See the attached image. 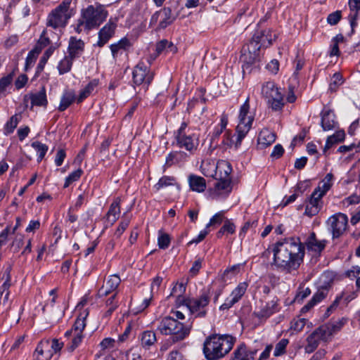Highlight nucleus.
Wrapping results in <instances>:
<instances>
[{"label":"nucleus","mask_w":360,"mask_h":360,"mask_svg":"<svg viewBox=\"0 0 360 360\" xmlns=\"http://www.w3.org/2000/svg\"><path fill=\"white\" fill-rule=\"evenodd\" d=\"M273 251L274 265L287 273L300 267L305 254L304 246L299 238H288L277 241Z\"/></svg>","instance_id":"obj_1"},{"label":"nucleus","mask_w":360,"mask_h":360,"mask_svg":"<svg viewBox=\"0 0 360 360\" xmlns=\"http://www.w3.org/2000/svg\"><path fill=\"white\" fill-rule=\"evenodd\" d=\"M236 338L229 335L214 334L203 343V354L207 360H219L232 349Z\"/></svg>","instance_id":"obj_2"},{"label":"nucleus","mask_w":360,"mask_h":360,"mask_svg":"<svg viewBox=\"0 0 360 360\" xmlns=\"http://www.w3.org/2000/svg\"><path fill=\"white\" fill-rule=\"evenodd\" d=\"M276 37V34H273L271 30H257L248 44V53H243L244 61L248 64L255 63L259 60L260 49L271 45Z\"/></svg>","instance_id":"obj_3"},{"label":"nucleus","mask_w":360,"mask_h":360,"mask_svg":"<svg viewBox=\"0 0 360 360\" xmlns=\"http://www.w3.org/2000/svg\"><path fill=\"white\" fill-rule=\"evenodd\" d=\"M191 323L184 324L170 316H166L160 321L158 329L162 335H171L173 342L184 340L190 333Z\"/></svg>","instance_id":"obj_4"},{"label":"nucleus","mask_w":360,"mask_h":360,"mask_svg":"<svg viewBox=\"0 0 360 360\" xmlns=\"http://www.w3.org/2000/svg\"><path fill=\"white\" fill-rule=\"evenodd\" d=\"M72 0H64L49 15L47 25L56 29L65 27L74 13L70 6Z\"/></svg>","instance_id":"obj_5"},{"label":"nucleus","mask_w":360,"mask_h":360,"mask_svg":"<svg viewBox=\"0 0 360 360\" xmlns=\"http://www.w3.org/2000/svg\"><path fill=\"white\" fill-rule=\"evenodd\" d=\"M249 97H248L245 103L241 105L239 113V123L236 127L237 139L236 146L240 145L243 139L247 135L250 131L254 116L248 115L250 110Z\"/></svg>","instance_id":"obj_6"},{"label":"nucleus","mask_w":360,"mask_h":360,"mask_svg":"<svg viewBox=\"0 0 360 360\" xmlns=\"http://www.w3.org/2000/svg\"><path fill=\"white\" fill-rule=\"evenodd\" d=\"M63 347V342H60L58 339H53L51 343L49 339L41 340L33 354L34 360H50L53 354L60 351Z\"/></svg>","instance_id":"obj_7"},{"label":"nucleus","mask_w":360,"mask_h":360,"mask_svg":"<svg viewBox=\"0 0 360 360\" xmlns=\"http://www.w3.org/2000/svg\"><path fill=\"white\" fill-rule=\"evenodd\" d=\"M262 94L273 110H280L283 107V94L274 82H268L263 84Z\"/></svg>","instance_id":"obj_8"},{"label":"nucleus","mask_w":360,"mask_h":360,"mask_svg":"<svg viewBox=\"0 0 360 360\" xmlns=\"http://www.w3.org/2000/svg\"><path fill=\"white\" fill-rule=\"evenodd\" d=\"M108 13L101 7L95 8L93 6H88L82 11V19L85 22V30L98 27L107 18Z\"/></svg>","instance_id":"obj_9"},{"label":"nucleus","mask_w":360,"mask_h":360,"mask_svg":"<svg viewBox=\"0 0 360 360\" xmlns=\"http://www.w3.org/2000/svg\"><path fill=\"white\" fill-rule=\"evenodd\" d=\"M348 225V217L345 214L338 212L330 216L326 221L328 231L332 239L339 238L345 234Z\"/></svg>","instance_id":"obj_10"},{"label":"nucleus","mask_w":360,"mask_h":360,"mask_svg":"<svg viewBox=\"0 0 360 360\" xmlns=\"http://www.w3.org/2000/svg\"><path fill=\"white\" fill-rule=\"evenodd\" d=\"M154 74L143 62H139L133 71V81L136 85L146 84V87L153 79Z\"/></svg>","instance_id":"obj_11"},{"label":"nucleus","mask_w":360,"mask_h":360,"mask_svg":"<svg viewBox=\"0 0 360 360\" xmlns=\"http://www.w3.org/2000/svg\"><path fill=\"white\" fill-rule=\"evenodd\" d=\"M210 302V297L204 292L199 298L191 299L186 301V306L192 314L197 313L198 316L203 317L206 314L205 307Z\"/></svg>","instance_id":"obj_12"},{"label":"nucleus","mask_w":360,"mask_h":360,"mask_svg":"<svg viewBox=\"0 0 360 360\" xmlns=\"http://www.w3.org/2000/svg\"><path fill=\"white\" fill-rule=\"evenodd\" d=\"M327 330L326 327H319L309 335L307 339V345L305 347L307 352H313L319 346L320 340H328L327 334L329 332Z\"/></svg>","instance_id":"obj_13"},{"label":"nucleus","mask_w":360,"mask_h":360,"mask_svg":"<svg viewBox=\"0 0 360 360\" xmlns=\"http://www.w3.org/2000/svg\"><path fill=\"white\" fill-rule=\"evenodd\" d=\"M174 19L175 16L172 14V9L169 7H165L152 15L150 23H156L159 20L158 28L165 29L169 25Z\"/></svg>","instance_id":"obj_14"},{"label":"nucleus","mask_w":360,"mask_h":360,"mask_svg":"<svg viewBox=\"0 0 360 360\" xmlns=\"http://www.w3.org/2000/svg\"><path fill=\"white\" fill-rule=\"evenodd\" d=\"M248 284L247 282L240 283L238 286L232 291L229 297L226 298L224 303L219 307L221 310L229 309L236 303H237L247 290Z\"/></svg>","instance_id":"obj_15"},{"label":"nucleus","mask_w":360,"mask_h":360,"mask_svg":"<svg viewBox=\"0 0 360 360\" xmlns=\"http://www.w3.org/2000/svg\"><path fill=\"white\" fill-rule=\"evenodd\" d=\"M323 195L316 191H313L309 202L307 203L305 208V214L312 217L319 213L322 207L323 202L321 198Z\"/></svg>","instance_id":"obj_16"},{"label":"nucleus","mask_w":360,"mask_h":360,"mask_svg":"<svg viewBox=\"0 0 360 360\" xmlns=\"http://www.w3.org/2000/svg\"><path fill=\"white\" fill-rule=\"evenodd\" d=\"M117 24L112 20L109 22L102 28L98 32V41L97 45L100 47L103 46L109 39L114 35Z\"/></svg>","instance_id":"obj_17"},{"label":"nucleus","mask_w":360,"mask_h":360,"mask_svg":"<svg viewBox=\"0 0 360 360\" xmlns=\"http://www.w3.org/2000/svg\"><path fill=\"white\" fill-rule=\"evenodd\" d=\"M321 125L323 131H330L336 127L338 122L333 110L324 108L321 112Z\"/></svg>","instance_id":"obj_18"},{"label":"nucleus","mask_w":360,"mask_h":360,"mask_svg":"<svg viewBox=\"0 0 360 360\" xmlns=\"http://www.w3.org/2000/svg\"><path fill=\"white\" fill-rule=\"evenodd\" d=\"M177 145L180 148H185L187 150L192 152L195 150L198 145V138L194 135L181 134L176 136Z\"/></svg>","instance_id":"obj_19"},{"label":"nucleus","mask_w":360,"mask_h":360,"mask_svg":"<svg viewBox=\"0 0 360 360\" xmlns=\"http://www.w3.org/2000/svg\"><path fill=\"white\" fill-rule=\"evenodd\" d=\"M120 278L117 275L110 276L98 290L101 297L107 296L114 292L120 283Z\"/></svg>","instance_id":"obj_20"},{"label":"nucleus","mask_w":360,"mask_h":360,"mask_svg":"<svg viewBox=\"0 0 360 360\" xmlns=\"http://www.w3.org/2000/svg\"><path fill=\"white\" fill-rule=\"evenodd\" d=\"M231 191V179H218V181L214 185V193H212V195L213 198L226 196Z\"/></svg>","instance_id":"obj_21"},{"label":"nucleus","mask_w":360,"mask_h":360,"mask_svg":"<svg viewBox=\"0 0 360 360\" xmlns=\"http://www.w3.org/2000/svg\"><path fill=\"white\" fill-rule=\"evenodd\" d=\"M132 44L130 40L127 37L122 38L117 43L112 44L110 49L113 58L115 60L119 56L122 55L125 51H127Z\"/></svg>","instance_id":"obj_22"},{"label":"nucleus","mask_w":360,"mask_h":360,"mask_svg":"<svg viewBox=\"0 0 360 360\" xmlns=\"http://www.w3.org/2000/svg\"><path fill=\"white\" fill-rule=\"evenodd\" d=\"M84 49V42L75 37L70 38L68 44V55L74 59L79 57Z\"/></svg>","instance_id":"obj_23"},{"label":"nucleus","mask_w":360,"mask_h":360,"mask_svg":"<svg viewBox=\"0 0 360 360\" xmlns=\"http://www.w3.org/2000/svg\"><path fill=\"white\" fill-rule=\"evenodd\" d=\"M327 241L326 240H318L315 233H311L307 240L306 245L309 250L315 252H321L326 247Z\"/></svg>","instance_id":"obj_24"},{"label":"nucleus","mask_w":360,"mask_h":360,"mask_svg":"<svg viewBox=\"0 0 360 360\" xmlns=\"http://www.w3.org/2000/svg\"><path fill=\"white\" fill-rule=\"evenodd\" d=\"M232 172L231 164L226 160L217 162L216 167V176L217 179H231L230 174Z\"/></svg>","instance_id":"obj_25"},{"label":"nucleus","mask_w":360,"mask_h":360,"mask_svg":"<svg viewBox=\"0 0 360 360\" xmlns=\"http://www.w3.org/2000/svg\"><path fill=\"white\" fill-rule=\"evenodd\" d=\"M120 199L117 198L110 207V209L106 214V219L108 223L112 225L120 217Z\"/></svg>","instance_id":"obj_26"},{"label":"nucleus","mask_w":360,"mask_h":360,"mask_svg":"<svg viewBox=\"0 0 360 360\" xmlns=\"http://www.w3.org/2000/svg\"><path fill=\"white\" fill-rule=\"evenodd\" d=\"M188 182L191 189L193 191L200 193L203 192L206 188V181L203 177L190 175Z\"/></svg>","instance_id":"obj_27"},{"label":"nucleus","mask_w":360,"mask_h":360,"mask_svg":"<svg viewBox=\"0 0 360 360\" xmlns=\"http://www.w3.org/2000/svg\"><path fill=\"white\" fill-rule=\"evenodd\" d=\"M349 6L351 11L349 15V20L352 30L356 25L358 11H360V0H349Z\"/></svg>","instance_id":"obj_28"},{"label":"nucleus","mask_w":360,"mask_h":360,"mask_svg":"<svg viewBox=\"0 0 360 360\" xmlns=\"http://www.w3.org/2000/svg\"><path fill=\"white\" fill-rule=\"evenodd\" d=\"M275 140V134L267 129H262L258 136V143L264 147L271 145Z\"/></svg>","instance_id":"obj_29"},{"label":"nucleus","mask_w":360,"mask_h":360,"mask_svg":"<svg viewBox=\"0 0 360 360\" xmlns=\"http://www.w3.org/2000/svg\"><path fill=\"white\" fill-rule=\"evenodd\" d=\"M276 302L272 300L263 307L260 311L254 312L259 319H267L276 311Z\"/></svg>","instance_id":"obj_30"},{"label":"nucleus","mask_w":360,"mask_h":360,"mask_svg":"<svg viewBox=\"0 0 360 360\" xmlns=\"http://www.w3.org/2000/svg\"><path fill=\"white\" fill-rule=\"evenodd\" d=\"M333 179V175L331 173L327 174L314 191H316L318 193L321 194V195L323 196L332 186Z\"/></svg>","instance_id":"obj_31"},{"label":"nucleus","mask_w":360,"mask_h":360,"mask_svg":"<svg viewBox=\"0 0 360 360\" xmlns=\"http://www.w3.org/2000/svg\"><path fill=\"white\" fill-rule=\"evenodd\" d=\"M233 354V360H253L255 352L248 351L245 345L242 344L234 351Z\"/></svg>","instance_id":"obj_32"},{"label":"nucleus","mask_w":360,"mask_h":360,"mask_svg":"<svg viewBox=\"0 0 360 360\" xmlns=\"http://www.w3.org/2000/svg\"><path fill=\"white\" fill-rule=\"evenodd\" d=\"M345 134L342 130L337 131L334 134L328 136L323 148V152L326 153V150L331 148L333 145L342 141L345 139Z\"/></svg>","instance_id":"obj_33"},{"label":"nucleus","mask_w":360,"mask_h":360,"mask_svg":"<svg viewBox=\"0 0 360 360\" xmlns=\"http://www.w3.org/2000/svg\"><path fill=\"white\" fill-rule=\"evenodd\" d=\"M157 341L155 332L151 330H146L142 333L141 336V343L142 347L145 348H150Z\"/></svg>","instance_id":"obj_34"},{"label":"nucleus","mask_w":360,"mask_h":360,"mask_svg":"<svg viewBox=\"0 0 360 360\" xmlns=\"http://www.w3.org/2000/svg\"><path fill=\"white\" fill-rule=\"evenodd\" d=\"M30 98L32 105L37 106H46L47 104V99L45 88L42 87L39 92L32 94L30 96Z\"/></svg>","instance_id":"obj_35"},{"label":"nucleus","mask_w":360,"mask_h":360,"mask_svg":"<svg viewBox=\"0 0 360 360\" xmlns=\"http://www.w3.org/2000/svg\"><path fill=\"white\" fill-rule=\"evenodd\" d=\"M75 95L72 91H66L63 95L58 110L60 111H64L66 110L75 101Z\"/></svg>","instance_id":"obj_36"},{"label":"nucleus","mask_w":360,"mask_h":360,"mask_svg":"<svg viewBox=\"0 0 360 360\" xmlns=\"http://www.w3.org/2000/svg\"><path fill=\"white\" fill-rule=\"evenodd\" d=\"M73 60L74 58L68 55L59 62L58 70L60 75L67 73L71 70Z\"/></svg>","instance_id":"obj_37"},{"label":"nucleus","mask_w":360,"mask_h":360,"mask_svg":"<svg viewBox=\"0 0 360 360\" xmlns=\"http://www.w3.org/2000/svg\"><path fill=\"white\" fill-rule=\"evenodd\" d=\"M98 82V80L94 79L91 81L86 87L82 89L79 95V97L77 98V102L81 103L86 98H87L91 92L94 90V89L97 86Z\"/></svg>","instance_id":"obj_38"},{"label":"nucleus","mask_w":360,"mask_h":360,"mask_svg":"<svg viewBox=\"0 0 360 360\" xmlns=\"http://www.w3.org/2000/svg\"><path fill=\"white\" fill-rule=\"evenodd\" d=\"M32 147L35 149L38 154L37 161L41 162L48 150V146L39 141H34L32 143Z\"/></svg>","instance_id":"obj_39"},{"label":"nucleus","mask_w":360,"mask_h":360,"mask_svg":"<svg viewBox=\"0 0 360 360\" xmlns=\"http://www.w3.org/2000/svg\"><path fill=\"white\" fill-rule=\"evenodd\" d=\"M20 117V115H15L10 118V120L6 122L4 127L5 134H11L14 131V129L16 128L19 122Z\"/></svg>","instance_id":"obj_40"},{"label":"nucleus","mask_w":360,"mask_h":360,"mask_svg":"<svg viewBox=\"0 0 360 360\" xmlns=\"http://www.w3.org/2000/svg\"><path fill=\"white\" fill-rule=\"evenodd\" d=\"M176 183L175 179L173 176H164L160 179L159 181L155 185L157 190H160L164 187L173 186Z\"/></svg>","instance_id":"obj_41"},{"label":"nucleus","mask_w":360,"mask_h":360,"mask_svg":"<svg viewBox=\"0 0 360 360\" xmlns=\"http://www.w3.org/2000/svg\"><path fill=\"white\" fill-rule=\"evenodd\" d=\"M158 244L160 249H166L170 244V237L167 233L159 231Z\"/></svg>","instance_id":"obj_42"},{"label":"nucleus","mask_w":360,"mask_h":360,"mask_svg":"<svg viewBox=\"0 0 360 360\" xmlns=\"http://www.w3.org/2000/svg\"><path fill=\"white\" fill-rule=\"evenodd\" d=\"M87 316V314H85L84 316L82 317L80 315L75 321V324L72 327L75 333L82 334L83 330L86 326L85 319Z\"/></svg>","instance_id":"obj_43"},{"label":"nucleus","mask_w":360,"mask_h":360,"mask_svg":"<svg viewBox=\"0 0 360 360\" xmlns=\"http://www.w3.org/2000/svg\"><path fill=\"white\" fill-rule=\"evenodd\" d=\"M82 173L83 171L82 169H78L70 173L65 179L64 188L68 187L72 183L77 181L81 177Z\"/></svg>","instance_id":"obj_44"},{"label":"nucleus","mask_w":360,"mask_h":360,"mask_svg":"<svg viewBox=\"0 0 360 360\" xmlns=\"http://www.w3.org/2000/svg\"><path fill=\"white\" fill-rule=\"evenodd\" d=\"M288 344V340L282 339L280 340L275 347L274 356H278L285 353V348Z\"/></svg>","instance_id":"obj_45"},{"label":"nucleus","mask_w":360,"mask_h":360,"mask_svg":"<svg viewBox=\"0 0 360 360\" xmlns=\"http://www.w3.org/2000/svg\"><path fill=\"white\" fill-rule=\"evenodd\" d=\"M83 339L82 334L75 333L72 336L71 344L68 347V349L72 352H73L81 343Z\"/></svg>","instance_id":"obj_46"},{"label":"nucleus","mask_w":360,"mask_h":360,"mask_svg":"<svg viewBox=\"0 0 360 360\" xmlns=\"http://www.w3.org/2000/svg\"><path fill=\"white\" fill-rule=\"evenodd\" d=\"M224 219V212H219L215 214L210 220V222L206 225V229H208L210 226H214L216 225H219Z\"/></svg>","instance_id":"obj_47"},{"label":"nucleus","mask_w":360,"mask_h":360,"mask_svg":"<svg viewBox=\"0 0 360 360\" xmlns=\"http://www.w3.org/2000/svg\"><path fill=\"white\" fill-rule=\"evenodd\" d=\"M53 50L51 48L46 51L44 56L41 58L40 61L37 65V73L43 70L45 64L46 63L49 58L51 56Z\"/></svg>","instance_id":"obj_48"},{"label":"nucleus","mask_w":360,"mask_h":360,"mask_svg":"<svg viewBox=\"0 0 360 360\" xmlns=\"http://www.w3.org/2000/svg\"><path fill=\"white\" fill-rule=\"evenodd\" d=\"M307 320L305 319H294L291 322L290 328L294 330L295 331L300 332L301 331L306 324Z\"/></svg>","instance_id":"obj_49"},{"label":"nucleus","mask_w":360,"mask_h":360,"mask_svg":"<svg viewBox=\"0 0 360 360\" xmlns=\"http://www.w3.org/2000/svg\"><path fill=\"white\" fill-rule=\"evenodd\" d=\"M6 275V279L4 283L1 286V295L3 296L4 293L6 292H9V288L11 286V275H10V269H7L5 272Z\"/></svg>","instance_id":"obj_50"},{"label":"nucleus","mask_w":360,"mask_h":360,"mask_svg":"<svg viewBox=\"0 0 360 360\" xmlns=\"http://www.w3.org/2000/svg\"><path fill=\"white\" fill-rule=\"evenodd\" d=\"M341 19V11H336L328 15L327 18L328 22L331 25H335L338 24V22Z\"/></svg>","instance_id":"obj_51"},{"label":"nucleus","mask_w":360,"mask_h":360,"mask_svg":"<svg viewBox=\"0 0 360 360\" xmlns=\"http://www.w3.org/2000/svg\"><path fill=\"white\" fill-rule=\"evenodd\" d=\"M185 291H186L185 285L184 283H177L173 288L171 295H174V296H176L179 297V299H180L181 295L185 292Z\"/></svg>","instance_id":"obj_52"},{"label":"nucleus","mask_w":360,"mask_h":360,"mask_svg":"<svg viewBox=\"0 0 360 360\" xmlns=\"http://www.w3.org/2000/svg\"><path fill=\"white\" fill-rule=\"evenodd\" d=\"M130 219L129 218L124 219L120 224L117 230L115 231V235L119 238L127 228L129 224Z\"/></svg>","instance_id":"obj_53"},{"label":"nucleus","mask_w":360,"mask_h":360,"mask_svg":"<svg viewBox=\"0 0 360 360\" xmlns=\"http://www.w3.org/2000/svg\"><path fill=\"white\" fill-rule=\"evenodd\" d=\"M39 51H37L36 49L32 50L29 52L25 62V68H27L29 66L34 64L37 55L39 54Z\"/></svg>","instance_id":"obj_54"},{"label":"nucleus","mask_w":360,"mask_h":360,"mask_svg":"<svg viewBox=\"0 0 360 360\" xmlns=\"http://www.w3.org/2000/svg\"><path fill=\"white\" fill-rule=\"evenodd\" d=\"M311 293V290L309 288H306L304 289H300L299 292L297 293L295 300L297 302H302L304 298L308 297Z\"/></svg>","instance_id":"obj_55"},{"label":"nucleus","mask_w":360,"mask_h":360,"mask_svg":"<svg viewBox=\"0 0 360 360\" xmlns=\"http://www.w3.org/2000/svg\"><path fill=\"white\" fill-rule=\"evenodd\" d=\"M321 327H326L327 328V330H328V334H327V338L328 339L330 336L333 335V333L338 332L341 326L338 323L337 324H328L325 326H321Z\"/></svg>","instance_id":"obj_56"},{"label":"nucleus","mask_w":360,"mask_h":360,"mask_svg":"<svg viewBox=\"0 0 360 360\" xmlns=\"http://www.w3.org/2000/svg\"><path fill=\"white\" fill-rule=\"evenodd\" d=\"M201 267L202 259L199 258L193 262L192 267L190 269V274L193 276H195L199 272Z\"/></svg>","instance_id":"obj_57"},{"label":"nucleus","mask_w":360,"mask_h":360,"mask_svg":"<svg viewBox=\"0 0 360 360\" xmlns=\"http://www.w3.org/2000/svg\"><path fill=\"white\" fill-rule=\"evenodd\" d=\"M12 81V77L11 75H8L1 79L0 80V94L3 93L6 86H8Z\"/></svg>","instance_id":"obj_58"},{"label":"nucleus","mask_w":360,"mask_h":360,"mask_svg":"<svg viewBox=\"0 0 360 360\" xmlns=\"http://www.w3.org/2000/svg\"><path fill=\"white\" fill-rule=\"evenodd\" d=\"M223 231L227 234H232L235 232L236 226L229 220H226L224 224L222 226Z\"/></svg>","instance_id":"obj_59"},{"label":"nucleus","mask_w":360,"mask_h":360,"mask_svg":"<svg viewBox=\"0 0 360 360\" xmlns=\"http://www.w3.org/2000/svg\"><path fill=\"white\" fill-rule=\"evenodd\" d=\"M284 149L281 144H277L274 146V150L271 154V157L279 158L283 155Z\"/></svg>","instance_id":"obj_60"},{"label":"nucleus","mask_w":360,"mask_h":360,"mask_svg":"<svg viewBox=\"0 0 360 360\" xmlns=\"http://www.w3.org/2000/svg\"><path fill=\"white\" fill-rule=\"evenodd\" d=\"M266 68L272 73L276 74L279 68L278 61L277 60H272L266 65Z\"/></svg>","instance_id":"obj_61"},{"label":"nucleus","mask_w":360,"mask_h":360,"mask_svg":"<svg viewBox=\"0 0 360 360\" xmlns=\"http://www.w3.org/2000/svg\"><path fill=\"white\" fill-rule=\"evenodd\" d=\"M18 41V37L15 34L11 35L9 37H8L5 42L4 45L6 48H11L15 44H16Z\"/></svg>","instance_id":"obj_62"},{"label":"nucleus","mask_w":360,"mask_h":360,"mask_svg":"<svg viewBox=\"0 0 360 360\" xmlns=\"http://www.w3.org/2000/svg\"><path fill=\"white\" fill-rule=\"evenodd\" d=\"M65 158V152L63 149H60L58 150L55 159V162L57 166H60L63 162V160Z\"/></svg>","instance_id":"obj_63"},{"label":"nucleus","mask_w":360,"mask_h":360,"mask_svg":"<svg viewBox=\"0 0 360 360\" xmlns=\"http://www.w3.org/2000/svg\"><path fill=\"white\" fill-rule=\"evenodd\" d=\"M167 360H187L178 351H172L169 353Z\"/></svg>","instance_id":"obj_64"}]
</instances>
